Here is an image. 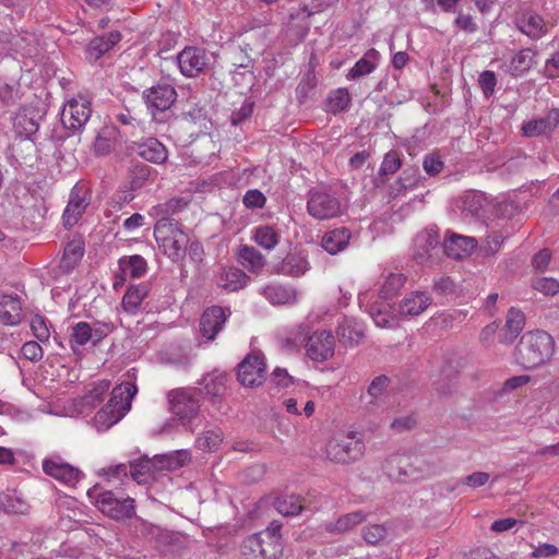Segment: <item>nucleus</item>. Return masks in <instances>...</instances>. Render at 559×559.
I'll return each mask as SVG.
<instances>
[{
	"label": "nucleus",
	"instance_id": "obj_23",
	"mask_svg": "<svg viewBox=\"0 0 559 559\" xmlns=\"http://www.w3.org/2000/svg\"><path fill=\"white\" fill-rule=\"evenodd\" d=\"M159 471L156 457L151 460L146 456L130 463V475L138 484H148L154 480L155 473Z\"/></svg>",
	"mask_w": 559,
	"mask_h": 559
},
{
	"label": "nucleus",
	"instance_id": "obj_54",
	"mask_svg": "<svg viewBox=\"0 0 559 559\" xmlns=\"http://www.w3.org/2000/svg\"><path fill=\"white\" fill-rule=\"evenodd\" d=\"M374 69H376L374 63H372L367 58H361L348 71L346 78L348 80H355L357 78L370 74Z\"/></svg>",
	"mask_w": 559,
	"mask_h": 559
},
{
	"label": "nucleus",
	"instance_id": "obj_7",
	"mask_svg": "<svg viewBox=\"0 0 559 559\" xmlns=\"http://www.w3.org/2000/svg\"><path fill=\"white\" fill-rule=\"evenodd\" d=\"M90 501L105 515L116 521L131 519L135 514L132 498H117L110 490L95 486L87 490Z\"/></svg>",
	"mask_w": 559,
	"mask_h": 559
},
{
	"label": "nucleus",
	"instance_id": "obj_40",
	"mask_svg": "<svg viewBox=\"0 0 559 559\" xmlns=\"http://www.w3.org/2000/svg\"><path fill=\"white\" fill-rule=\"evenodd\" d=\"M203 391L211 397L221 396L226 390V376L222 372L214 371L203 377L200 383Z\"/></svg>",
	"mask_w": 559,
	"mask_h": 559
},
{
	"label": "nucleus",
	"instance_id": "obj_47",
	"mask_svg": "<svg viewBox=\"0 0 559 559\" xmlns=\"http://www.w3.org/2000/svg\"><path fill=\"white\" fill-rule=\"evenodd\" d=\"M190 456L187 451H177L170 454L156 456L159 469H177L183 466Z\"/></svg>",
	"mask_w": 559,
	"mask_h": 559
},
{
	"label": "nucleus",
	"instance_id": "obj_30",
	"mask_svg": "<svg viewBox=\"0 0 559 559\" xmlns=\"http://www.w3.org/2000/svg\"><path fill=\"white\" fill-rule=\"evenodd\" d=\"M537 52L531 48L519 50L510 60L508 72L513 76H521L530 71L535 63Z\"/></svg>",
	"mask_w": 559,
	"mask_h": 559
},
{
	"label": "nucleus",
	"instance_id": "obj_51",
	"mask_svg": "<svg viewBox=\"0 0 559 559\" xmlns=\"http://www.w3.org/2000/svg\"><path fill=\"white\" fill-rule=\"evenodd\" d=\"M388 530L383 524L368 525L362 531V537L369 545H377L385 538Z\"/></svg>",
	"mask_w": 559,
	"mask_h": 559
},
{
	"label": "nucleus",
	"instance_id": "obj_63",
	"mask_svg": "<svg viewBox=\"0 0 559 559\" xmlns=\"http://www.w3.org/2000/svg\"><path fill=\"white\" fill-rule=\"evenodd\" d=\"M503 242V237L498 233H492L487 236L486 242L483 246V251L486 255H493L500 249Z\"/></svg>",
	"mask_w": 559,
	"mask_h": 559
},
{
	"label": "nucleus",
	"instance_id": "obj_14",
	"mask_svg": "<svg viewBox=\"0 0 559 559\" xmlns=\"http://www.w3.org/2000/svg\"><path fill=\"white\" fill-rule=\"evenodd\" d=\"M43 471L46 475L69 487H74L83 476L78 467L64 462L61 457L45 459L43 461Z\"/></svg>",
	"mask_w": 559,
	"mask_h": 559
},
{
	"label": "nucleus",
	"instance_id": "obj_11",
	"mask_svg": "<svg viewBox=\"0 0 559 559\" xmlns=\"http://www.w3.org/2000/svg\"><path fill=\"white\" fill-rule=\"evenodd\" d=\"M437 229L428 228L418 233L414 239V259L420 264L432 263L440 252Z\"/></svg>",
	"mask_w": 559,
	"mask_h": 559
},
{
	"label": "nucleus",
	"instance_id": "obj_4",
	"mask_svg": "<svg viewBox=\"0 0 559 559\" xmlns=\"http://www.w3.org/2000/svg\"><path fill=\"white\" fill-rule=\"evenodd\" d=\"M280 528L273 522L265 531L248 536L240 548L243 559H277L283 552Z\"/></svg>",
	"mask_w": 559,
	"mask_h": 559
},
{
	"label": "nucleus",
	"instance_id": "obj_49",
	"mask_svg": "<svg viewBox=\"0 0 559 559\" xmlns=\"http://www.w3.org/2000/svg\"><path fill=\"white\" fill-rule=\"evenodd\" d=\"M93 338V328L86 322H79L72 326L71 342L76 345H85Z\"/></svg>",
	"mask_w": 559,
	"mask_h": 559
},
{
	"label": "nucleus",
	"instance_id": "obj_42",
	"mask_svg": "<svg viewBox=\"0 0 559 559\" xmlns=\"http://www.w3.org/2000/svg\"><path fill=\"white\" fill-rule=\"evenodd\" d=\"M13 126L16 133L25 138H28L38 130L37 120L26 109L16 114Z\"/></svg>",
	"mask_w": 559,
	"mask_h": 559
},
{
	"label": "nucleus",
	"instance_id": "obj_17",
	"mask_svg": "<svg viewBox=\"0 0 559 559\" xmlns=\"http://www.w3.org/2000/svg\"><path fill=\"white\" fill-rule=\"evenodd\" d=\"M118 269L114 282L115 289L122 286L128 277L140 278L144 276L147 271V263L145 259L139 254L126 255L118 260Z\"/></svg>",
	"mask_w": 559,
	"mask_h": 559
},
{
	"label": "nucleus",
	"instance_id": "obj_57",
	"mask_svg": "<svg viewBox=\"0 0 559 559\" xmlns=\"http://www.w3.org/2000/svg\"><path fill=\"white\" fill-rule=\"evenodd\" d=\"M336 0H305L301 10L308 15L320 13L332 7Z\"/></svg>",
	"mask_w": 559,
	"mask_h": 559
},
{
	"label": "nucleus",
	"instance_id": "obj_52",
	"mask_svg": "<svg viewBox=\"0 0 559 559\" xmlns=\"http://www.w3.org/2000/svg\"><path fill=\"white\" fill-rule=\"evenodd\" d=\"M532 287L548 296L559 293V283L552 277H535L532 281Z\"/></svg>",
	"mask_w": 559,
	"mask_h": 559
},
{
	"label": "nucleus",
	"instance_id": "obj_46",
	"mask_svg": "<svg viewBox=\"0 0 559 559\" xmlns=\"http://www.w3.org/2000/svg\"><path fill=\"white\" fill-rule=\"evenodd\" d=\"M350 103V96L346 88H337L332 91L328 96V110L337 114L345 110Z\"/></svg>",
	"mask_w": 559,
	"mask_h": 559
},
{
	"label": "nucleus",
	"instance_id": "obj_43",
	"mask_svg": "<svg viewBox=\"0 0 559 559\" xmlns=\"http://www.w3.org/2000/svg\"><path fill=\"white\" fill-rule=\"evenodd\" d=\"M274 506L278 513L287 516L297 515L302 510L301 498L296 495L278 497Z\"/></svg>",
	"mask_w": 559,
	"mask_h": 559
},
{
	"label": "nucleus",
	"instance_id": "obj_59",
	"mask_svg": "<svg viewBox=\"0 0 559 559\" xmlns=\"http://www.w3.org/2000/svg\"><path fill=\"white\" fill-rule=\"evenodd\" d=\"M265 201L264 194L257 189L247 191L242 199L243 204L249 209H262Z\"/></svg>",
	"mask_w": 559,
	"mask_h": 559
},
{
	"label": "nucleus",
	"instance_id": "obj_41",
	"mask_svg": "<svg viewBox=\"0 0 559 559\" xmlns=\"http://www.w3.org/2000/svg\"><path fill=\"white\" fill-rule=\"evenodd\" d=\"M0 507L9 513L24 514L28 510L27 502L16 491L0 495Z\"/></svg>",
	"mask_w": 559,
	"mask_h": 559
},
{
	"label": "nucleus",
	"instance_id": "obj_21",
	"mask_svg": "<svg viewBox=\"0 0 559 559\" xmlns=\"http://www.w3.org/2000/svg\"><path fill=\"white\" fill-rule=\"evenodd\" d=\"M516 27L533 40H538L548 33L544 19L533 11L523 12L516 21Z\"/></svg>",
	"mask_w": 559,
	"mask_h": 559
},
{
	"label": "nucleus",
	"instance_id": "obj_32",
	"mask_svg": "<svg viewBox=\"0 0 559 559\" xmlns=\"http://www.w3.org/2000/svg\"><path fill=\"white\" fill-rule=\"evenodd\" d=\"M350 239V233L347 228H336L326 233L322 238V247L331 254H336L344 250Z\"/></svg>",
	"mask_w": 559,
	"mask_h": 559
},
{
	"label": "nucleus",
	"instance_id": "obj_26",
	"mask_svg": "<svg viewBox=\"0 0 559 559\" xmlns=\"http://www.w3.org/2000/svg\"><path fill=\"white\" fill-rule=\"evenodd\" d=\"M524 325V313L521 310L511 308L508 312L507 321L500 335V342L511 344L522 332Z\"/></svg>",
	"mask_w": 559,
	"mask_h": 559
},
{
	"label": "nucleus",
	"instance_id": "obj_33",
	"mask_svg": "<svg viewBox=\"0 0 559 559\" xmlns=\"http://www.w3.org/2000/svg\"><path fill=\"white\" fill-rule=\"evenodd\" d=\"M150 292L148 285L141 283L130 286L122 297V307L129 313H136L144 298L147 297Z\"/></svg>",
	"mask_w": 559,
	"mask_h": 559
},
{
	"label": "nucleus",
	"instance_id": "obj_2",
	"mask_svg": "<svg viewBox=\"0 0 559 559\" xmlns=\"http://www.w3.org/2000/svg\"><path fill=\"white\" fill-rule=\"evenodd\" d=\"M135 384L124 382L116 385L107 404L94 416V425L98 431H105L121 420L131 408V403L136 394Z\"/></svg>",
	"mask_w": 559,
	"mask_h": 559
},
{
	"label": "nucleus",
	"instance_id": "obj_31",
	"mask_svg": "<svg viewBox=\"0 0 559 559\" xmlns=\"http://www.w3.org/2000/svg\"><path fill=\"white\" fill-rule=\"evenodd\" d=\"M262 294L272 305H292L297 300L296 292L293 288L280 284L265 286Z\"/></svg>",
	"mask_w": 559,
	"mask_h": 559
},
{
	"label": "nucleus",
	"instance_id": "obj_55",
	"mask_svg": "<svg viewBox=\"0 0 559 559\" xmlns=\"http://www.w3.org/2000/svg\"><path fill=\"white\" fill-rule=\"evenodd\" d=\"M478 84L486 98H489L495 93L497 85V78L495 72L486 70L483 71L478 76Z\"/></svg>",
	"mask_w": 559,
	"mask_h": 559
},
{
	"label": "nucleus",
	"instance_id": "obj_15",
	"mask_svg": "<svg viewBox=\"0 0 559 559\" xmlns=\"http://www.w3.org/2000/svg\"><path fill=\"white\" fill-rule=\"evenodd\" d=\"M334 336L328 331H316L306 344L307 356L313 361H325L334 355Z\"/></svg>",
	"mask_w": 559,
	"mask_h": 559
},
{
	"label": "nucleus",
	"instance_id": "obj_28",
	"mask_svg": "<svg viewBox=\"0 0 559 559\" xmlns=\"http://www.w3.org/2000/svg\"><path fill=\"white\" fill-rule=\"evenodd\" d=\"M367 514L362 511H355L340 516L334 522L325 524V531L331 534H344L366 521Z\"/></svg>",
	"mask_w": 559,
	"mask_h": 559
},
{
	"label": "nucleus",
	"instance_id": "obj_58",
	"mask_svg": "<svg viewBox=\"0 0 559 559\" xmlns=\"http://www.w3.org/2000/svg\"><path fill=\"white\" fill-rule=\"evenodd\" d=\"M21 353L25 359L35 362L39 361L44 356L41 346L35 341L24 343L21 348Z\"/></svg>",
	"mask_w": 559,
	"mask_h": 559
},
{
	"label": "nucleus",
	"instance_id": "obj_37",
	"mask_svg": "<svg viewBox=\"0 0 559 559\" xmlns=\"http://www.w3.org/2000/svg\"><path fill=\"white\" fill-rule=\"evenodd\" d=\"M278 231L269 225L258 226L252 230V240L261 248L270 251L280 242Z\"/></svg>",
	"mask_w": 559,
	"mask_h": 559
},
{
	"label": "nucleus",
	"instance_id": "obj_44",
	"mask_svg": "<svg viewBox=\"0 0 559 559\" xmlns=\"http://www.w3.org/2000/svg\"><path fill=\"white\" fill-rule=\"evenodd\" d=\"M223 441V432L221 429H210L204 431L195 440L197 447L203 451H215Z\"/></svg>",
	"mask_w": 559,
	"mask_h": 559
},
{
	"label": "nucleus",
	"instance_id": "obj_20",
	"mask_svg": "<svg viewBox=\"0 0 559 559\" xmlns=\"http://www.w3.org/2000/svg\"><path fill=\"white\" fill-rule=\"evenodd\" d=\"M559 124V109H550L544 117L531 120L522 126L525 136L534 138L551 133Z\"/></svg>",
	"mask_w": 559,
	"mask_h": 559
},
{
	"label": "nucleus",
	"instance_id": "obj_24",
	"mask_svg": "<svg viewBox=\"0 0 559 559\" xmlns=\"http://www.w3.org/2000/svg\"><path fill=\"white\" fill-rule=\"evenodd\" d=\"M88 202L85 195L80 194V189H72L68 205L63 212V223L67 227H72L84 213Z\"/></svg>",
	"mask_w": 559,
	"mask_h": 559
},
{
	"label": "nucleus",
	"instance_id": "obj_16",
	"mask_svg": "<svg viewBox=\"0 0 559 559\" xmlns=\"http://www.w3.org/2000/svg\"><path fill=\"white\" fill-rule=\"evenodd\" d=\"M177 61L181 73L193 78L204 70L209 62V57L202 48L187 47L179 52Z\"/></svg>",
	"mask_w": 559,
	"mask_h": 559
},
{
	"label": "nucleus",
	"instance_id": "obj_62",
	"mask_svg": "<svg viewBox=\"0 0 559 559\" xmlns=\"http://www.w3.org/2000/svg\"><path fill=\"white\" fill-rule=\"evenodd\" d=\"M544 75L548 79L559 78V50L550 55L545 61Z\"/></svg>",
	"mask_w": 559,
	"mask_h": 559
},
{
	"label": "nucleus",
	"instance_id": "obj_56",
	"mask_svg": "<svg viewBox=\"0 0 559 559\" xmlns=\"http://www.w3.org/2000/svg\"><path fill=\"white\" fill-rule=\"evenodd\" d=\"M31 329L34 336L39 342H47L50 336V331L47 326L46 320L41 316H35L31 322Z\"/></svg>",
	"mask_w": 559,
	"mask_h": 559
},
{
	"label": "nucleus",
	"instance_id": "obj_9",
	"mask_svg": "<svg viewBox=\"0 0 559 559\" xmlns=\"http://www.w3.org/2000/svg\"><path fill=\"white\" fill-rule=\"evenodd\" d=\"M90 99L79 95L69 99L61 111V122L69 130H80L91 118Z\"/></svg>",
	"mask_w": 559,
	"mask_h": 559
},
{
	"label": "nucleus",
	"instance_id": "obj_22",
	"mask_svg": "<svg viewBox=\"0 0 559 559\" xmlns=\"http://www.w3.org/2000/svg\"><path fill=\"white\" fill-rule=\"evenodd\" d=\"M431 304V297L424 292H412L406 295L400 306L399 311L401 316H419Z\"/></svg>",
	"mask_w": 559,
	"mask_h": 559
},
{
	"label": "nucleus",
	"instance_id": "obj_39",
	"mask_svg": "<svg viewBox=\"0 0 559 559\" xmlns=\"http://www.w3.org/2000/svg\"><path fill=\"white\" fill-rule=\"evenodd\" d=\"M246 282L247 276L241 270L237 267H229L221 273L218 286L226 290L235 292L242 288L246 285Z\"/></svg>",
	"mask_w": 559,
	"mask_h": 559
},
{
	"label": "nucleus",
	"instance_id": "obj_61",
	"mask_svg": "<svg viewBox=\"0 0 559 559\" xmlns=\"http://www.w3.org/2000/svg\"><path fill=\"white\" fill-rule=\"evenodd\" d=\"M490 475L486 472H474L462 480V484L472 488L476 489L487 484L489 480Z\"/></svg>",
	"mask_w": 559,
	"mask_h": 559
},
{
	"label": "nucleus",
	"instance_id": "obj_48",
	"mask_svg": "<svg viewBox=\"0 0 559 559\" xmlns=\"http://www.w3.org/2000/svg\"><path fill=\"white\" fill-rule=\"evenodd\" d=\"M405 284V276L401 273H390L385 278L381 289L380 296L389 299L394 296Z\"/></svg>",
	"mask_w": 559,
	"mask_h": 559
},
{
	"label": "nucleus",
	"instance_id": "obj_1",
	"mask_svg": "<svg viewBox=\"0 0 559 559\" xmlns=\"http://www.w3.org/2000/svg\"><path fill=\"white\" fill-rule=\"evenodd\" d=\"M555 352L550 334L536 330L526 332L516 346V362L525 369L537 368L547 362Z\"/></svg>",
	"mask_w": 559,
	"mask_h": 559
},
{
	"label": "nucleus",
	"instance_id": "obj_29",
	"mask_svg": "<svg viewBox=\"0 0 559 559\" xmlns=\"http://www.w3.org/2000/svg\"><path fill=\"white\" fill-rule=\"evenodd\" d=\"M138 154L154 164H163L168 156L165 145L155 138H148L140 143Z\"/></svg>",
	"mask_w": 559,
	"mask_h": 559
},
{
	"label": "nucleus",
	"instance_id": "obj_34",
	"mask_svg": "<svg viewBox=\"0 0 559 559\" xmlns=\"http://www.w3.org/2000/svg\"><path fill=\"white\" fill-rule=\"evenodd\" d=\"M84 254V246L81 240L68 242L63 250L59 267L63 273L71 272L81 261Z\"/></svg>",
	"mask_w": 559,
	"mask_h": 559
},
{
	"label": "nucleus",
	"instance_id": "obj_64",
	"mask_svg": "<svg viewBox=\"0 0 559 559\" xmlns=\"http://www.w3.org/2000/svg\"><path fill=\"white\" fill-rule=\"evenodd\" d=\"M550 259L551 252L549 249L545 248L539 250L536 254H534L532 259V264L536 270L544 272L547 269Z\"/></svg>",
	"mask_w": 559,
	"mask_h": 559
},
{
	"label": "nucleus",
	"instance_id": "obj_45",
	"mask_svg": "<svg viewBox=\"0 0 559 559\" xmlns=\"http://www.w3.org/2000/svg\"><path fill=\"white\" fill-rule=\"evenodd\" d=\"M110 389V381L100 380L95 382L88 392L84 395L83 402L90 407H95L100 404L104 400L105 394Z\"/></svg>",
	"mask_w": 559,
	"mask_h": 559
},
{
	"label": "nucleus",
	"instance_id": "obj_18",
	"mask_svg": "<svg viewBox=\"0 0 559 559\" xmlns=\"http://www.w3.org/2000/svg\"><path fill=\"white\" fill-rule=\"evenodd\" d=\"M226 310L219 306H213L206 309L200 319V333L207 341L215 338L216 334L223 329L227 317Z\"/></svg>",
	"mask_w": 559,
	"mask_h": 559
},
{
	"label": "nucleus",
	"instance_id": "obj_3",
	"mask_svg": "<svg viewBox=\"0 0 559 559\" xmlns=\"http://www.w3.org/2000/svg\"><path fill=\"white\" fill-rule=\"evenodd\" d=\"M366 452L362 436L357 431H342L332 436L325 444V456L340 465H350L360 461Z\"/></svg>",
	"mask_w": 559,
	"mask_h": 559
},
{
	"label": "nucleus",
	"instance_id": "obj_25",
	"mask_svg": "<svg viewBox=\"0 0 559 559\" xmlns=\"http://www.w3.org/2000/svg\"><path fill=\"white\" fill-rule=\"evenodd\" d=\"M119 131L114 126L103 127L93 143V152L97 156H105L111 153L117 144Z\"/></svg>",
	"mask_w": 559,
	"mask_h": 559
},
{
	"label": "nucleus",
	"instance_id": "obj_19",
	"mask_svg": "<svg viewBox=\"0 0 559 559\" xmlns=\"http://www.w3.org/2000/svg\"><path fill=\"white\" fill-rule=\"evenodd\" d=\"M476 247V238L451 233L445 238L444 253L452 259L460 260L472 254Z\"/></svg>",
	"mask_w": 559,
	"mask_h": 559
},
{
	"label": "nucleus",
	"instance_id": "obj_12",
	"mask_svg": "<svg viewBox=\"0 0 559 559\" xmlns=\"http://www.w3.org/2000/svg\"><path fill=\"white\" fill-rule=\"evenodd\" d=\"M143 97L147 109L156 118L157 112H165L174 105L177 93L170 84H156L144 91Z\"/></svg>",
	"mask_w": 559,
	"mask_h": 559
},
{
	"label": "nucleus",
	"instance_id": "obj_10",
	"mask_svg": "<svg viewBox=\"0 0 559 559\" xmlns=\"http://www.w3.org/2000/svg\"><path fill=\"white\" fill-rule=\"evenodd\" d=\"M168 402L171 413L182 421L194 418L200 409V402L195 393L188 389L170 391Z\"/></svg>",
	"mask_w": 559,
	"mask_h": 559
},
{
	"label": "nucleus",
	"instance_id": "obj_13",
	"mask_svg": "<svg viewBox=\"0 0 559 559\" xmlns=\"http://www.w3.org/2000/svg\"><path fill=\"white\" fill-rule=\"evenodd\" d=\"M265 364L262 356L248 355L239 365L237 378L239 382L247 388L261 385L265 381Z\"/></svg>",
	"mask_w": 559,
	"mask_h": 559
},
{
	"label": "nucleus",
	"instance_id": "obj_5",
	"mask_svg": "<svg viewBox=\"0 0 559 559\" xmlns=\"http://www.w3.org/2000/svg\"><path fill=\"white\" fill-rule=\"evenodd\" d=\"M154 237L159 248L170 260L177 262L185 258L189 237L171 218L163 217L154 227Z\"/></svg>",
	"mask_w": 559,
	"mask_h": 559
},
{
	"label": "nucleus",
	"instance_id": "obj_6",
	"mask_svg": "<svg viewBox=\"0 0 559 559\" xmlns=\"http://www.w3.org/2000/svg\"><path fill=\"white\" fill-rule=\"evenodd\" d=\"M383 472L395 481L424 479L430 476L427 464L408 453H394L382 463Z\"/></svg>",
	"mask_w": 559,
	"mask_h": 559
},
{
	"label": "nucleus",
	"instance_id": "obj_35",
	"mask_svg": "<svg viewBox=\"0 0 559 559\" xmlns=\"http://www.w3.org/2000/svg\"><path fill=\"white\" fill-rule=\"evenodd\" d=\"M308 269L309 263L306 257L297 252L287 254L280 265V270L283 274L294 277L304 275Z\"/></svg>",
	"mask_w": 559,
	"mask_h": 559
},
{
	"label": "nucleus",
	"instance_id": "obj_60",
	"mask_svg": "<svg viewBox=\"0 0 559 559\" xmlns=\"http://www.w3.org/2000/svg\"><path fill=\"white\" fill-rule=\"evenodd\" d=\"M390 384V379L385 376L374 378L368 388V394L373 399L381 397Z\"/></svg>",
	"mask_w": 559,
	"mask_h": 559
},
{
	"label": "nucleus",
	"instance_id": "obj_53",
	"mask_svg": "<svg viewBox=\"0 0 559 559\" xmlns=\"http://www.w3.org/2000/svg\"><path fill=\"white\" fill-rule=\"evenodd\" d=\"M402 166L401 158L395 151L388 152L383 160L381 163L379 174L380 175H393L395 174Z\"/></svg>",
	"mask_w": 559,
	"mask_h": 559
},
{
	"label": "nucleus",
	"instance_id": "obj_8",
	"mask_svg": "<svg viewBox=\"0 0 559 559\" xmlns=\"http://www.w3.org/2000/svg\"><path fill=\"white\" fill-rule=\"evenodd\" d=\"M307 209L312 217L320 221L338 217L345 212V206L338 198L318 189L310 191Z\"/></svg>",
	"mask_w": 559,
	"mask_h": 559
},
{
	"label": "nucleus",
	"instance_id": "obj_27",
	"mask_svg": "<svg viewBox=\"0 0 559 559\" xmlns=\"http://www.w3.org/2000/svg\"><path fill=\"white\" fill-rule=\"evenodd\" d=\"M337 336L344 345H357L365 336L364 325L355 319H344L337 328Z\"/></svg>",
	"mask_w": 559,
	"mask_h": 559
},
{
	"label": "nucleus",
	"instance_id": "obj_38",
	"mask_svg": "<svg viewBox=\"0 0 559 559\" xmlns=\"http://www.w3.org/2000/svg\"><path fill=\"white\" fill-rule=\"evenodd\" d=\"M239 263L249 271L257 272L265 264V259L254 247L241 246L237 253Z\"/></svg>",
	"mask_w": 559,
	"mask_h": 559
},
{
	"label": "nucleus",
	"instance_id": "obj_36",
	"mask_svg": "<svg viewBox=\"0 0 559 559\" xmlns=\"http://www.w3.org/2000/svg\"><path fill=\"white\" fill-rule=\"evenodd\" d=\"M121 35L119 32H110L105 36H99L91 40L87 52L94 60L99 59L105 52L111 49L119 40Z\"/></svg>",
	"mask_w": 559,
	"mask_h": 559
},
{
	"label": "nucleus",
	"instance_id": "obj_50",
	"mask_svg": "<svg viewBox=\"0 0 559 559\" xmlns=\"http://www.w3.org/2000/svg\"><path fill=\"white\" fill-rule=\"evenodd\" d=\"M152 530L156 531V542L163 548H175L183 538V536L177 532L160 530L159 527H152Z\"/></svg>",
	"mask_w": 559,
	"mask_h": 559
}]
</instances>
